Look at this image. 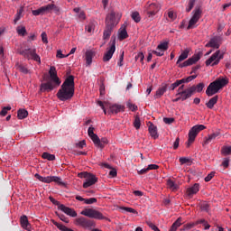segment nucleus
I'll return each instance as SVG.
<instances>
[{
  "label": "nucleus",
  "instance_id": "f257e3e1",
  "mask_svg": "<svg viewBox=\"0 0 231 231\" xmlns=\"http://www.w3.org/2000/svg\"><path fill=\"white\" fill-rule=\"evenodd\" d=\"M75 95V77L69 76L58 90L56 97L61 102L71 100Z\"/></svg>",
  "mask_w": 231,
  "mask_h": 231
},
{
  "label": "nucleus",
  "instance_id": "f03ea898",
  "mask_svg": "<svg viewBox=\"0 0 231 231\" xmlns=\"http://www.w3.org/2000/svg\"><path fill=\"white\" fill-rule=\"evenodd\" d=\"M116 14L114 11H111L106 18V27L103 32L104 41H107L109 37H111V33H113V30H115V26H116Z\"/></svg>",
  "mask_w": 231,
  "mask_h": 231
},
{
  "label": "nucleus",
  "instance_id": "7ed1b4c3",
  "mask_svg": "<svg viewBox=\"0 0 231 231\" xmlns=\"http://www.w3.org/2000/svg\"><path fill=\"white\" fill-rule=\"evenodd\" d=\"M189 51L188 49L184 50L183 52L179 56V59L177 60V64H179V68H187V66H192V64H196L199 59H201V52H199L198 54L193 55L191 58H189ZM185 59H188L186 61ZM180 62H183L180 63Z\"/></svg>",
  "mask_w": 231,
  "mask_h": 231
},
{
  "label": "nucleus",
  "instance_id": "20e7f679",
  "mask_svg": "<svg viewBox=\"0 0 231 231\" xmlns=\"http://www.w3.org/2000/svg\"><path fill=\"white\" fill-rule=\"evenodd\" d=\"M226 84H228V80L225 78L216 79L208 85L206 90V95L208 97H213L216 93H219V89H223Z\"/></svg>",
  "mask_w": 231,
  "mask_h": 231
},
{
  "label": "nucleus",
  "instance_id": "39448f33",
  "mask_svg": "<svg viewBox=\"0 0 231 231\" xmlns=\"http://www.w3.org/2000/svg\"><path fill=\"white\" fill-rule=\"evenodd\" d=\"M160 4L152 3L144 6V14L148 21H154L156 14L160 12Z\"/></svg>",
  "mask_w": 231,
  "mask_h": 231
},
{
  "label": "nucleus",
  "instance_id": "423d86ee",
  "mask_svg": "<svg viewBox=\"0 0 231 231\" xmlns=\"http://www.w3.org/2000/svg\"><path fill=\"white\" fill-rule=\"evenodd\" d=\"M59 6L55 4H49L47 5L42 6L39 9L32 10V15H44L45 14H51V12H60Z\"/></svg>",
  "mask_w": 231,
  "mask_h": 231
},
{
  "label": "nucleus",
  "instance_id": "0eeeda50",
  "mask_svg": "<svg viewBox=\"0 0 231 231\" xmlns=\"http://www.w3.org/2000/svg\"><path fill=\"white\" fill-rule=\"evenodd\" d=\"M109 45L110 47L106 49V52L103 56V62H109L111 59H113V55H115V51H116V37H111Z\"/></svg>",
  "mask_w": 231,
  "mask_h": 231
},
{
  "label": "nucleus",
  "instance_id": "6e6552de",
  "mask_svg": "<svg viewBox=\"0 0 231 231\" xmlns=\"http://www.w3.org/2000/svg\"><path fill=\"white\" fill-rule=\"evenodd\" d=\"M79 178H85L86 180L83 183V189H88L89 187H92V185H95V183H97V181H98V178H97V176H95L92 173H89L88 171H84L81 173H79Z\"/></svg>",
  "mask_w": 231,
  "mask_h": 231
},
{
  "label": "nucleus",
  "instance_id": "1a4fd4ad",
  "mask_svg": "<svg viewBox=\"0 0 231 231\" xmlns=\"http://www.w3.org/2000/svg\"><path fill=\"white\" fill-rule=\"evenodd\" d=\"M81 215L86 216L87 217H90L92 219H106V217H104V215L100 211L93 208L84 209L83 211H81Z\"/></svg>",
  "mask_w": 231,
  "mask_h": 231
},
{
  "label": "nucleus",
  "instance_id": "9d476101",
  "mask_svg": "<svg viewBox=\"0 0 231 231\" xmlns=\"http://www.w3.org/2000/svg\"><path fill=\"white\" fill-rule=\"evenodd\" d=\"M34 178H36V180H39V181H42V183H51V181H54V183H58L59 185H64V183L62 182V179L57 176L42 177L39 173H36L34 175Z\"/></svg>",
  "mask_w": 231,
  "mask_h": 231
},
{
  "label": "nucleus",
  "instance_id": "9b49d317",
  "mask_svg": "<svg viewBox=\"0 0 231 231\" xmlns=\"http://www.w3.org/2000/svg\"><path fill=\"white\" fill-rule=\"evenodd\" d=\"M225 53H221V51H217L208 60H206V66H217L219 60H223Z\"/></svg>",
  "mask_w": 231,
  "mask_h": 231
},
{
  "label": "nucleus",
  "instance_id": "f8f14e48",
  "mask_svg": "<svg viewBox=\"0 0 231 231\" xmlns=\"http://www.w3.org/2000/svg\"><path fill=\"white\" fill-rule=\"evenodd\" d=\"M35 49H28L21 52V55H23L28 60H35L36 62H41V57L37 54Z\"/></svg>",
  "mask_w": 231,
  "mask_h": 231
},
{
  "label": "nucleus",
  "instance_id": "ddd939ff",
  "mask_svg": "<svg viewBox=\"0 0 231 231\" xmlns=\"http://www.w3.org/2000/svg\"><path fill=\"white\" fill-rule=\"evenodd\" d=\"M76 223L83 228H95V221L88 219L84 217L77 218Z\"/></svg>",
  "mask_w": 231,
  "mask_h": 231
},
{
  "label": "nucleus",
  "instance_id": "4468645a",
  "mask_svg": "<svg viewBox=\"0 0 231 231\" xmlns=\"http://www.w3.org/2000/svg\"><path fill=\"white\" fill-rule=\"evenodd\" d=\"M221 42H223V37L214 36L210 39L209 42L206 44V48H215L216 50H219Z\"/></svg>",
  "mask_w": 231,
  "mask_h": 231
},
{
  "label": "nucleus",
  "instance_id": "2eb2a0df",
  "mask_svg": "<svg viewBox=\"0 0 231 231\" xmlns=\"http://www.w3.org/2000/svg\"><path fill=\"white\" fill-rule=\"evenodd\" d=\"M169 50V42H162L157 46V51H152V53L157 57H163V53Z\"/></svg>",
  "mask_w": 231,
  "mask_h": 231
},
{
  "label": "nucleus",
  "instance_id": "dca6fc26",
  "mask_svg": "<svg viewBox=\"0 0 231 231\" xmlns=\"http://www.w3.org/2000/svg\"><path fill=\"white\" fill-rule=\"evenodd\" d=\"M201 17V10L196 9L193 16L189 22L188 30H192V28H196V24L198 23V21H199Z\"/></svg>",
  "mask_w": 231,
  "mask_h": 231
},
{
  "label": "nucleus",
  "instance_id": "f3484780",
  "mask_svg": "<svg viewBox=\"0 0 231 231\" xmlns=\"http://www.w3.org/2000/svg\"><path fill=\"white\" fill-rule=\"evenodd\" d=\"M192 95H194V88L189 87L185 88L182 92L177 93L176 97H180L181 102H185V100H189Z\"/></svg>",
  "mask_w": 231,
  "mask_h": 231
},
{
  "label": "nucleus",
  "instance_id": "a211bd4d",
  "mask_svg": "<svg viewBox=\"0 0 231 231\" xmlns=\"http://www.w3.org/2000/svg\"><path fill=\"white\" fill-rule=\"evenodd\" d=\"M49 74L52 82H54L56 86H60V79H59V76H57V69L54 66L50 68Z\"/></svg>",
  "mask_w": 231,
  "mask_h": 231
},
{
  "label": "nucleus",
  "instance_id": "6ab92c4d",
  "mask_svg": "<svg viewBox=\"0 0 231 231\" xmlns=\"http://www.w3.org/2000/svg\"><path fill=\"white\" fill-rule=\"evenodd\" d=\"M59 210H61V212H64L67 216H70V217H77V212L75 209L68 208L64 206V204L59 206Z\"/></svg>",
  "mask_w": 231,
  "mask_h": 231
},
{
  "label": "nucleus",
  "instance_id": "aec40b11",
  "mask_svg": "<svg viewBox=\"0 0 231 231\" xmlns=\"http://www.w3.org/2000/svg\"><path fill=\"white\" fill-rule=\"evenodd\" d=\"M198 192H199V184L195 183L186 189V196H188V198H192V196L198 194Z\"/></svg>",
  "mask_w": 231,
  "mask_h": 231
},
{
  "label": "nucleus",
  "instance_id": "412c9836",
  "mask_svg": "<svg viewBox=\"0 0 231 231\" xmlns=\"http://www.w3.org/2000/svg\"><path fill=\"white\" fill-rule=\"evenodd\" d=\"M97 55V52L93 50H88L85 53V60L87 66H91V63L93 62V58Z\"/></svg>",
  "mask_w": 231,
  "mask_h": 231
},
{
  "label": "nucleus",
  "instance_id": "4be33fe9",
  "mask_svg": "<svg viewBox=\"0 0 231 231\" xmlns=\"http://www.w3.org/2000/svg\"><path fill=\"white\" fill-rule=\"evenodd\" d=\"M168 85L163 83L156 91L154 98H162L165 93H167Z\"/></svg>",
  "mask_w": 231,
  "mask_h": 231
},
{
  "label": "nucleus",
  "instance_id": "5701e85b",
  "mask_svg": "<svg viewBox=\"0 0 231 231\" xmlns=\"http://www.w3.org/2000/svg\"><path fill=\"white\" fill-rule=\"evenodd\" d=\"M55 89V85L53 81H48L46 83H42L41 91H53Z\"/></svg>",
  "mask_w": 231,
  "mask_h": 231
},
{
  "label": "nucleus",
  "instance_id": "b1692460",
  "mask_svg": "<svg viewBox=\"0 0 231 231\" xmlns=\"http://www.w3.org/2000/svg\"><path fill=\"white\" fill-rule=\"evenodd\" d=\"M148 131L150 133V136H152V138H153L154 140H156V138H158V127H156V125H154V124L151 123L149 127H148Z\"/></svg>",
  "mask_w": 231,
  "mask_h": 231
},
{
  "label": "nucleus",
  "instance_id": "393cba45",
  "mask_svg": "<svg viewBox=\"0 0 231 231\" xmlns=\"http://www.w3.org/2000/svg\"><path fill=\"white\" fill-rule=\"evenodd\" d=\"M20 225L24 230H30V222L28 221V217L26 215H23L20 217Z\"/></svg>",
  "mask_w": 231,
  "mask_h": 231
},
{
  "label": "nucleus",
  "instance_id": "a878e982",
  "mask_svg": "<svg viewBox=\"0 0 231 231\" xmlns=\"http://www.w3.org/2000/svg\"><path fill=\"white\" fill-rule=\"evenodd\" d=\"M108 107H109L110 113H112V114L115 113L116 115L120 113V111H124V109H125V107L124 106L116 105V104L109 106Z\"/></svg>",
  "mask_w": 231,
  "mask_h": 231
},
{
  "label": "nucleus",
  "instance_id": "bb28decb",
  "mask_svg": "<svg viewBox=\"0 0 231 231\" xmlns=\"http://www.w3.org/2000/svg\"><path fill=\"white\" fill-rule=\"evenodd\" d=\"M95 145L97 147H100V149H104L109 142L107 141V138L104 137L100 140V138L97 136V140L94 141Z\"/></svg>",
  "mask_w": 231,
  "mask_h": 231
},
{
  "label": "nucleus",
  "instance_id": "cd10ccee",
  "mask_svg": "<svg viewBox=\"0 0 231 231\" xmlns=\"http://www.w3.org/2000/svg\"><path fill=\"white\" fill-rule=\"evenodd\" d=\"M196 136H198V134H196L194 130L191 128L189 132L187 147H190V144L194 143V140H196Z\"/></svg>",
  "mask_w": 231,
  "mask_h": 231
},
{
  "label": "nucleus",
  "instance_id": "c85d7f7f",
  "mask_svg": "<svg viewBox=\"0 0 231 231\" xmlns=\"http://www.w3.org/2000/svg\"><path fill=\"white\" fill-rule=\"evenodd\" d=\"M217 100H219V97L215 96L211 97L208 103H206V106L208 109H214V106L217 104Z\"/></svg>",
  "mask_w": 231,
  "mask_h": 231
},
{
  "label": "nucleus",
  "instance_id": "c756f323",
  "mask_svg": "<svg viewBox=\"0 0 231 231\" xmlns=\"http://www.w3.org/2000/svg\"><path fill=\"white\" fill-rule=\"evenodd\" d=\"M128 37H129V34L127 33L125 25H123L119 30V40L124 41L125 39H127Z\"/></svg>",
  "mask_w": 231,
  "mask_h": 231
},
{
  "label": "nucleus",
  "instance_id": "7c9ffc66",
  "mask_svg": "<svg viewBox=\"0 0 231 231\" xmlns=\"http://www.w3.org/2000/svg\"><path fill=\"white\" fill-rule=\"evenodd\" d=\"M221 134L219 132H215L211 134L208 135V137L206 138V140L204 141V143L206 145H208V143H210V142H213V140H216L217 138V136H219Z\"/></svg>",
  "mask_w": 231,
  "mask_h": 231
},
{
  "label": "nucleus",
  "instance_id": "2f4dec72",
  "mask_svg": "<svg viewBox=\"0 0 231 231\" xmlns=\"http://www.w3.org/2000/svg\"><path fill=\"white\" fill-rule=\"evenodd\" d=\"M94 131L95 128L92 126H90L88 130V136L89 138H91L92 142H96L97 140H98V135H97Z\"/></svg>",
  "mask_w": 231,
  "mask_h": 231
},
{
  "label": "nucleus",
  "instance_id": "473e14b6",
  "mask_svg": "<svg viewBox=\"0 0 231 231\" xmlns=\"http://www.w3.org/2000/svg\"><path fill=\"white\" fill-rule=\"evenodd\" d=\"M28 117V112L26 109H19L17 112V118L19 120H24V118Z\"/></svg>",
  "mask_w": 231,
  "mask_h": 231
},
{
  "label": "nucleus",
  "instance_id": "72a5a7b5",
  "mask_svg": "<svg viewBox=\"0 0 231 231\" xmlns=\"http://www.w3.org/2000/svg\"><path fill=\"white\" fill-rule=\"evenodd\" d=\"M189 88H194V93H201V91H203V89L205 88V83H199L197 86L193 85Z\"/></svg>",
  "mask_w": 231,
  "mask_h": 231
},
{
  "label": "nucleus",
  "instance_id": "f704fd0d",
  "mask_svg": "<svg viewBox=\"0 0 231 231\" xmlns=\"http://www.w3.org/2000/svg\"><path fill=\"white\" fill-rule=\"evenodd\" d=\"M191 129L198 134L199 133H201V131L207 129V126L203 125H196Z\"/></svg>",
  "mask_w": 231,
  "mask_h": 231
},
{
  "label": "nucleus",
  "instance_id": "c9c22d12",
  "mask_svg": "<svg viewBox=\"0 0 231 231\" xmlns=\"http://www.w3.org/2000/svg\"><path fill=\"white\" fill-rule=\"evenodd\" d=\"M167 185L171 190H177L179 189L178 184H176L172 180H168Z\"/></svg>",
  "mask_w": 231,
  "mask_h": 231
},
{
  "label": "nucleus",
  "instance_id": "e433bc0d",
  "mask_svg": "<svg viewBox=\"0 0 231 231\" xmlns=\"http://www.w3.org/2000/svg\"><path fill=\"white\" fill-rule=\"evenodd\" d=\"M182 222H181V217H179L171 226V229L173 230H178V228H180V226H181Z\"/></svg>",
  "mask_w": 231,
  "mask_h": 231
},
{
  "label": "nucleus",
  "instance_id": "4c0bfd02",
  "mask_svg": "<svg viewBox=\"0 0 231 231\" xmlns=\"http://www.w3.org/2000/svg\"><path fill=\"white\" fill-rule=\"evenodd\" d=\"M195 225H203V226H205V230H208V228H210V225H208V222H207V220H205L203 218L197 220Z\"/></svg>",
  "mask_w": 231,
  "mask_h": 231
},
{
  "label": "nucleus",
  "instance_id": "58836bf2",
  "mask_svg": "<svg viewBox=\"0 0 231 231\" xmlns=\"http://www.w3.org/2000/svg\"><path fill=\"white\" fill-rule=\"evenodd\" d=\"M42 158H43V160H49V162H53V160H55V156L49 152H43Z\"/></svg>",
  "mask_w": 231,
  "mask_h": 231
},
{
  "label": "nucleus",
  "instance_id": "ea45409f",
  "mask_svg": "<svg viewBox=\"0 0 231 231\" xmlns=\"http://www.w3.org/2000/svg\"><path fill=\"white\" fill-rule=\"evenodd\" d=\"M221 152L224 156H228L231 154V146H223Z\"/></svg>",
  "mask_w": 231,
  "mask_h": 231
},
{
  "label": "nucleus",
  "instance_id": "a19ab883",
  "mask_svg": "<svg viewBox=\"0 0 231 231\" xmlns=\"http://www.w3.org/2000/svg\"><path fill=\"white\" fill-rule=\"evenodd\" d=\"M131 16L134 23H140V21L142 20V18L140 17V13L138 12L132 13Z\"/></svg>",
  "mask_w": 231,
  "mask_h": 231
},
{
  "label": "nucleus",
  "instance_id": "79ce46f5",
  "mask_svg": "<svg viewBox=\"0 0 231 231\" xmlns=\"http://www.w3.org/2000/svg\"><path fill=\"white\" fill-rule=\"evenodd\" d=\"M12 110V106H4L2 108V111L0 112V116H6V115H8V111Z\"/></svg>",
  "mask_w": 231,
  "mask_h": 231
},
{
  "label": "nucleus",
  "instance_id": "37998d69",
  "mask_svg": "<svg viewBox=\"0 0 231 231\" xmlns=\"http://www.w3.org/2000/svg\"><path fill=\"white\" fill-rule=\"evenodd\" d=\"M97 104L101 107V109H103L104 114L107 115V111L106 110V107H109V105L107 104V102L98 101Z\"/></svg>",
  "mask_w": 231,
  "mask_h": 231
},
{
  "label": "nucleus",
  "instance_id": "c03bdc74",
  "mask_svg": "<svg viewBox=\"0 0 231 231\" xmlns=\"http://www.w3.org/2000/svg\"><path fill=\"white\" fill-rule=\"evenodd\" d=\"M142 125V123L140 121V116H135L134 121V127H135V129H140Z\"/></svg>",
  "mask_w": 231,
  "mask_h": 231
},
{
  "label": "nucleus",
  "instance_id": "a18cd8bd",
  "mask_svg": "<svg viewBox=\"0 0 231 231\" xmlns=\"http://www.w3.org/2000/svg\"><path fill=\"white\" fill-rule=\"evenodd\" d=\"M17 33L18 35H22L23 37H24L26 35V27H18Z\"/></svg>",
  "mask_w": 231,
  "mask_h": 231
},
{
  "label": "nucleus",
  "instance_id": "49530a36",
  "mask_svg": "<svg viewBox=\"0 0 231 231\" xmlns=\"http://www.w3.org/2000/svg\"><path fill=\"white\" fill-rule=\"evenodd\" d=\"M52 223L55 226H57V228H59V230L60 231H64L66 229V226L62 225V224H60L58 223L57 221L55 220H52Z\"/></svg>",
  "mask_w": 231,
  "mask_h": 231
},
{
  "label": "nucleus",
  "instance_id": "de8ad7c7",
  "mask_svg": "<svg viewBox=\"0 0 231 231\" xmlns=\"http://www.w3.org/2000/svg\"><path fill=\"white\" fill-rule=\"evenodd\" d=\"M86 30L88 33H92V32H95V24H93V23H89L87 26H86Z\"/></svg>",
  "mask_w": 231,
  "mask_h": 231
},
{
  "label": "nucleus",
  "instance_id": "09e8293b",
  "mask_svg": "<svg viewBox=\"0 0 231 231\" xmlns=\"http://www.w3.org/2000/svg\"><path fill=\"white\" fill-rule=\"evenodd\" d=\"M18 69L19 71H21V73H24V75H27V73H30V70H28V68H26L23 65H19Z\"/></svg>",
  "mask_w": 231,
  "mask_h": 231
},
{
  "label": "nucleus",
  "instance_id": "8fccbe9b",
  "mask_svg": "<svg viewBox=\"0 0 231 231\" xmlns=\"http://www.w3.org/2000/svg\"><path fill=\"white\" fill-rule=\"evenodd\" d=\"M121 210H125V212H130V214H138V212H136L133 208L123 207L121 208Z\"/></svg>",
  "mask_w": 231,
  "mask_h": 231
},
{
  "label": "nucleus",
  "instance_id": "3c124183",
  "mask_svg": "<svg viewBox=\"0 0 231 231\" xmlns=\"http://www.w3.org/2000/svg\"><path fill=\"white\" fill-rule=\"evenodd\" d=\"M200 208L203 212H208V208H209L208 203L207 202L200 203Z\"/></svg>",
  "mask_w": 231,
  "mask_h": 231
},
{
  "label": "nucleus",
  "instance_id": "603ef678",
  "mask_svg": "<svg viewBox=\"0 0 231 231\" xmlns=\"http://www.w3.org/2000/svg\"><path fill=\"white\" fill-rule=\"evenodd\" d=\"M97 198L85 199L86 205H93V203H97Z\"/></svg>",
  "mask_w": 231,
  "mask_h": 231
},
{
  "label": "nucleus",
  "instance_id": "864d4df0",
  "mask_svg": "<svg viewBox=\"0 0 231 231\" xmlns=\"http://www.w3.org/2000/svg\"><path fill=\"white\" fill-rule=\"evenodd\" d=\"M126 106H127L128 109H131L133 112L138 110V106H137L136 105L131 103V102H128V103L126 104Z\"/></svg>",
  "mask_w": 231,
  "mask_h": 231
},
{
  "label": "nucleus",
  "instance_id": "5fc2aeb1",
  "mask_svg": "<svg viewBox=\"0 0 231 231\" xmlns=\"http://www.w3.org/2000/svg\"><path fill=\"white\" fill-rule=\"evenodd\" d=\"M196 1L195 0H189V4H188V8H186V12H190V10H192V8H194V5H195Z\"/></svg>",
  "mask_w": 231,
  "mask_h": 231
},
{
  "label": "nucleus",
  "instance_id": "6e6d98bb",
  "mask_svg": "<svg viewBox=\"0 0 231 231\" xmlns=\"http://www.w3.org/2000/svg\"><path fill=\"white\" fill-rule=\"evenodd\" d=\"M23 8H20V9L17 11L16 16H15V18H14V23H17V22L21 19V15H23Z\"/></svg>",
  "mask_w": 231,
  "mask_h": 231
},
{
  "label": "nucleus",
  "instance_id": "4d7b16f0",
  "mask_svg": "<svg viewBox=\"0 0 231 231\" xmlns=\"http://www.w3.org/2000/svg\"><path fill=\"white\" fill-rule=\"evenodd\" d=\"M143 59H145V56L143 55V52H139V53L135 56V60H140V62H143Z\"/></svg>",
  "mask_w": 231,
  "mask_h": 231
},
{
  "label": "nucleus",
  "instance_id": "13d9d810",
  "mask_svg": "<svg viewBox=\"0 0 231 231\" xmlns=\"http://www.w3.org/2000/svg\"><path fill=\"white\" fill-rule=\"evenodd\" d=\"M214 176H216V171H211L209 174H208V176L205 178V181L208 182L210 181V180H212V178H214Z\"/></svg>",
  "mask_w": 231,
  "mask_h": 231
},
{
  "label": "nucleus",
  "instance_id": "bf43d9fd",
  "mask_svg": "<svg viewBox=\"0 0 231 231\" xmlns=\"http://www.w3.org/2000/svg\"><path fill=\"white\" fill-rule=\"evenodd\" d=\"M76 147L78 149H84V147H86V141H80L79 143H76Z\"/></svg>",
  "mask_w": 231,
  "mask_h": 231
},
{
  "label": "nucleus",
  "instance_id": "052dcab7",
  "mask_svg": "<svg viewBox=\"0 0 231 231\" xmlns=\"http://www.w3.org/2000/svg\"><path fill=\"white\" fill-rule=\"evenodd\" d=\"M179 161H180V163H181V165H185V163H189V162H190V159L187 157H180Z\"/></svg>",
  "mask_w": 231,
  "mask_h": 231
},
{
  "label": "nucleus",
  "instance_id": "680f3d73",
  "mask_svg": "<svg viewBox=\"0 0 231 231\" xmlns=\"http://www.w3.org/2000/svg\"><path fill=\"white\" fill-rule=\"evenodd\" d=\"M49 199H50V201H51V203L53 205H56L58 207V208H59V207H60V205H62V204H60V202L56 200L53 197H49Z\"/></svg>",
  "mask_w": 231,
  "mask_h": 231
},
{
  "label": "nucleus",
  "instance_id": "e2e57ef3",
  "mask_svg": "<svg viewBox=\"0 0 231 231\" xmlns=\"http://www.w3.org/2000/svg\"><path fill=\"white\" fill-rule=\"evenodd\" d=\"M163 122H164V124L171 125V124H173L174 118H172V117H164Z\"/></svg>",
  "mask_w": 231,
  "mask_h": 231
},
{
  "label": "nucleus",
  "instance_id": "0e129e2a",
  "mask_svg": "<svg viewBox=\"0 0 231 231\" xmlns=\"http://www.w3.org/2000/svg\"><path fill=\"white\" fill-rule=\"evenodd\" d=\"M230 165V160L228 158L224 159L222 162V167H225L226 169Z\"/></svg>",
  "mask_w": 231,
  "mask_h": 231
},
{
  "label": "nucleus",
  "instance_id": "69168bd1",
  "mask_svg": "<svg viewBox=\"0 0 231 231\" xmlns=\"http://www.w3.org/2000/svg\"><path fill=\"white\" fill-rule=\"evenodd\" d=\"M148 171H156L157 169H160V166L156 164H150L147 167Z\"/></svg>",
  "mask_w": 231,
  "mask_h": 231
},
{
  "label": "nucleus",
  "instance_id": "338daca9",
  "mask_svg": "<svg viewBox=\"0 0 231 231\" xmlns=\"http://www.w3.org/2000/svg\"><path fill=\"white\" fill-rule=\"evenodd\" d=\"M42 42H44V44H48V35L46 34V32L42 33Z\"/></svg>",
  "mask_w": 231,
  "mask_h": 231
},
{
  "label": "nucleus",
  "instance_id": "774afa93",
  "mask_svg": "<svg viewBox=\"0 0 231 231\" xmlns=\"http://www.w3.org/2000/svg\"><path fill=\"white\" fill-rule=\"evenodd\" d=\"M59 217L61 221H63V223H69V219L66 217V216L61 214V215H59Z\"/></svg>",
  "mask_w": 231,
  "mask_h": 231
}]
</instances>
